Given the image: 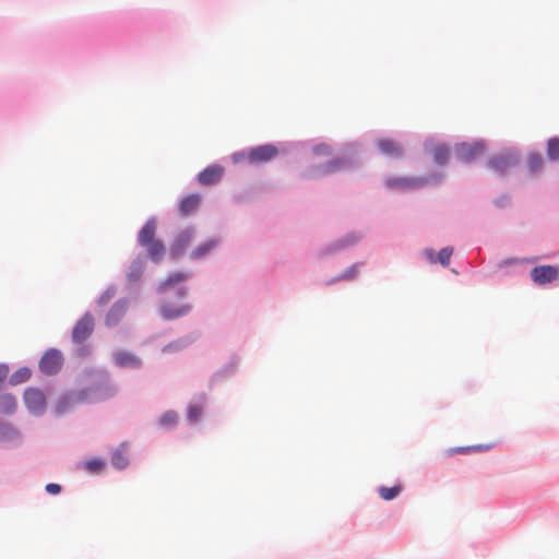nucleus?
Masks as SVG:
<instances>
[{
	"label": "nucleus",
	"mask_w": 559,
	"mask_h": 559,
	"mask_svg": "<svg viewBox=\"0 0 559 559\" xmlns=\"http://www.w3.org/2000/svg\"><path fill=\"white\" fill-rule=\"evenodd\" d=\"M33 370L28 366H22L17 368L13 373L10 374L8 384L10 386H16L31 380Z\"/></svg>",
	"instance_id": "nucleus-34"
},
{
	"label": "nucleus",
	"mask_w": 559,
	"mask_h": 559,
	"mask_svg": "<svg viewBox=\"0 0 559 559\" xmlns=\"http://www.w3.org/2000/svg\"><path fill=\"white\" fill-rule=\"evenodd\" d=\"M82 377L87 385L80 389V392L86 403L96 404L106 402L112 399L118 392L110 372L105 368H86L83 370Z\"/></svg>",
	"instance_id": "nucleus-1"
},
{
	"label": "nucleus",
	"mask_w": 559,
	"mask_h": 559,
	"mask_svg": "<svg viewBox=\"0 0 559 559\" xmlns=\"http://www.w3.org/2000/svg\"><path fill=\"white\" fill-rule=\"evenodd\" d=\"M116 286L114 284H110L105 292L95 300V304L97 306H105L107 305L116 295Z\"/></svg>",
	"instance_id": "nucleus-41"
},
{
	"label": "nucleus",
	"mask_w": 559,
	"mask_h": 559,
	"mask_svg": "<svg viewBox=\"0 0 559 559\" xmlns=\"http://www.w3.org/2000/svg\"><path fill=\"white\" fill-rule=\"evenodd\" d=\"M129 300L126 297L117 299L105 314L104 324L108 329L116 328L126 316Z\"/></svg>",
	"instance_id": "nucleus-21"
},
{
	"label": "nucleus",
	"mask_w": 559,
	"mask_h": 559,
	"mask_svg": "<svg viewBox=\"0 0 559 559\" xmlns=\"http://www.w3.org/2000/svg\"><path fill=\"white\" fill-rule=\"evenodd\" d=\"M23 402L27 412L34 417H41L47 411V397L39 386H27L23 392Z\"/></svg>",
	"instance_id": "nucleus-9"
},
{
	"label": "nucleus",
	"mask_w": 559,
	"mask_h": 559,
	"mask_svg": "<svg viewBox=\"0 0 559 559\" xmlns=\"http://www.w3.org/2000/svg\"><path fill=\"white\" fill-rule=\"evenodd\" d=\"M530 277L535 286L548 287L559 285V264H539L530 271Z\"/></svg>",
	"instance_id": "nucleus-10"
},
{
	"label": "nucleus",
	"mask_w": 559,
	"mask_h": 559,
	"mask_svg": "<svg viewBox=\"0 0 559 559\" xmlns=\"http://www.w3.org/2000/svg\"><path fill=\"white\" fill-rule=\"evenodd\" d=\"M521 163V153L515 147L489 156L486 162L488 168L492 169L499 177H504L512 168Z\"/></svg>",
	"instance_id": "nucleus-7"
},
{
	"label": "nucleus",
	"mask_w": 559,
	"mask_h": 559,
	"mask_svg": "<svg viewBox=\"0 0 559 559\" xmlns=\"http://www.w3.org/2000/svg\"><path fill=\"white\" fill-rule=\"evenodd\" d=\"M10 366L8 362H0V391H3L9 384Z\"/></svg>",
	"instance_id": "nucleus-44"
},
{
	"label": "nucleus",
	"mask_w": 559,
	"mask_h": 559,
	"mask_svg": "<svg viewBox=\"0 0 559 559\" xmlns=\"http://www.w3.org/2000/svg\"><path fill=\"white\" fill-rule=\"evenodd\" d=\"M488 148L484 139H474L473 141H462L454 144L453 151L457 162L471 165L480 159Z\"/></svg>",
	"instance_id": "nucleus-6"
},
{
	"label": "nucleus",
	"mask_w": 559,
	"mask_h": 559,
	"mask_svg": "<svg viewBox=\"0 0 559 559\" xmlns=\"http://www.w3.org/2000/svg\"><path fill=\"white\" fill-rule=\"evenodd\" d=\"M192 309L193 306L190 302L175 305L170 301L162 300L158 305V314L164 321H174L186 317Z\"/></svg>",
	"instance_id": "nucleus-18"
},
{
	"label": "nucleus",
	"mask_w": 559,
	"mask_h": 559,
	"mask_svg": "<svg viewBox=\"0 0 559 559\" xmlns=\"http://www.w3.org/2000/svg\"><path fill=\"white\" fill-rule=\"evenodd\" d=\"M364 264V262H355L350 266H348L346 270H344L342 273L337 274L336 276L328 280L325 282L326 286H331L333 284H336L341 281H353L358 275V265Z\"/></svg>",
	"instance_id": "nucleus-36"
},
{
	"label": "nucleus",
	"mask_w": 559,
	"mask_h": 559,
	"mask_svg": "<svg viewBox=\"0 0 559 559\" xmlns=\"http://www.w3.org/2000/svg\"><path fill=\"white\" fill-rule=\"evenodd\" d=\"M344 152L352 154V156H336L321 164L310 165L301 171V178L314 180L337 171L358 169L361 166L360 160L355 156L358 153V144L346 143Z\"/></svg>",
	"instance_id": "nucleus-2"
},
{
	"label": "nucleus",
	"mask_w": 559,
	"mask_h": 559,
	"mask_svg": "<svg viewBox=\"0 0 559 559\" xmlns=\"http://www.w3.org/2000/svg\"><path fill=\"white\" fill-rule=\"evenodd\" d=\"M107 464V460L103 456H91L80 462L79 466L90 475H100L106 471Z\"/></svg>",
	"instance_id": "nucleus-29"
},
{
	"label": "nucleus",
	"mask_w": 559,
	"mask_h": 559,
	"mask_svg": "<svg viewBox=\"0 0 559 559\" xmlns=\"http://www.w3.org/2000/svg\"><path fill=\"white\" fill-rule=\"evenodd\" d=\"M288 142H267L249 146V165H262L274 160L289 151Z\"/></svg>",
	"instance_id": "nucleus-5"
},
{
	"label": "nucleus",
	"mask_w": 559,
	"mask_h": 559,
	"mask_svg": "<svg viewBox=\"0 0 559 559\" xmlns=\"http://www.w3.org/2000/svg\"><path fill=\"white\" fill-rule=\"evenodd\" d=\"M419 179H423V187L427 186V185H439L443 178H444V175L442 173H439V171H431L425 176H417Z\"/></svg>",
	"instance_id": "nucleus-42"
},
{
	"label": "nucleus",
	"mask_w": 559,
	"mask_h": 559,
	"mask_svg": "<svg viewBox=\"0 0 559 559\" xmlns=\"http://www.w3.org/2000/svg\"><path fill=\"white\" fill-rule=\"evenodd\" d=\"M95 330V318L86 310L74 323L71 331L72 343H84L92 336Z\"/></svg>",
	"instance_id": "nucleus-13"
},
{
	"label": "nucleus",
	"mask_w": 559,
	"mask_h": 559,
	"mask_svg": "<svg viewBox=\"0 0 559 559\" xmlns=\"http://www.w3.org/2000/svg\"><path fill=\"white\" fill-rule=\"evenodd\" d=\"M111 362L115 367L123 370H140L143 367V359L139 355L123 348L112 352Z\"/></svg>",
	"instance_id": "nucleus-15"
},
{
	"label": "nucleus",
	"mask_w": 559,
	"mask_h": 559,
	"mask_svg": "<svg viewBox=\"0 0 559 559\" xmlns=\"http://www.w3.org/2000/svg\"><path fill=\"white\" fill-rule=\"evenodd\" d=\"M17 411V400L13 393L0 391V414L11 416Z\"/></svg>",
	"instance_id": "nucleus-33"
},
{
	"label": "nucleus",
	"mask_w": 559,
	"mask_h": 559,
	"mask_svg": "<svg viewBox=\"0 0 559 559\" xmlns=\"http://www.w3.org/2000/svg\"><path fill=\"white\" fill-rule=\"evenodd\" d=\"M378 151L389 158H401L404 154L403 146L389 138H381L377 141Z\"/></svg>",
	"instance_id": "nucleus-27"
},
{
	"label": "nucleus",
	"mask_w": 559,
	"mask_h": 559,
	"mask_svg": "<svg viewBox=\"0 0 559 559\" xmlns=\"http://www.w3.org/2000/svg\"><path fill=\"white\" fill-rule=\"evenodd\" d=\"M545 154L549 163H559V135H552L546 140Z\"/></svg>",
	"instance_id": "nucleus-35"
},
{
	"label": "nucleus",
	"mask_w": 559,
	"mask_h": 559,
	"mask_svg": "<svg viewBox=\"0 0 559 559\" xmlns=\"http://www.w3.org/2000/svg\"><path fill=\"white\" fill-rule=\"evenodd\" d=\"M156 423L160 429L167 432L174 431L178 426L179 415L176 411L168 409L158 417Z\"/></svg>",
	"instance_id": "nucleus-30"
},
{
	"label": "nucleus",
	"mask_w": 559,
	"mask_h": 559,
	"mask_svg": "<svg viewBox=\"0 0 559 559\" xmlns=\"http://www.w3.org/2000/svg\"><path fill=\"white\" fill-rule=\"evenodd\" d=\"M206 401V394L200 393L198 401L190 402L186 409V419L188 424L194 425L201 421L204 413V403Z\"/></svg>",
	"instance_id": "nucleus-28"
},
{
	"label": "nucleus",
	"mask_w": 559,
	"mask_h": 559,
	"mask_svg": "<svg viewBox=\"0 0 559 559\" xmlns=\"http://www.w3.org/2000/svg\"><path fill=\"white\" fill-rule=\"evenodd\" d=\"M146 261H150V257H146V252L144 251L139 252L131 261L128 271L126 272V280L129 284H134L142 281Z\"/></svg>",
	"instance_id": "nucleus-24"
},
{
	"label": "nucleus",
	"mask_w": 559,
	"mask_h": 559,
	"mask_svg": "<svg viewBox=\"0 0 559 559\" xmlns=\"http://www.w3.org/2000/svg\"><path fill=\"white\" fill-rule=\"evenodd\" d=\"M239 364V356L237 354H233L229 358V361L223 365L219 369H217L212 377L210 378V388L224 381L227 378L233 377L237 371V366Z\"/></svg>",
	"instance_id": "nucleus-26"
},
{
	"label": "nucleus",
	"mask_w": 559,
	"mask_h": 559,
	"mask_svg": "<svg viewBox=\"0 0 559 559\" xmlns=\"http://www.w3.org/2000/svg\"><path fill=\"white\" fill-rule=\"evenodd\" d=\"M202 204L200 192H191L181 197L177 204V211L180 217H189L194 214Z\"/></svg>",
	"instance_id": "nucleus-23"
},
{
	"label": "nucleus",
	"mask_w": 559,
	"mask_h": 559,
	"mask_svg": "<svg viewBox=\"0 0 559 559\" xmlns=\"http://www.w3.org/2000/svg\"><path fill=\"white\" fill-rule=\"evenodd\" d=\"M537 257H533V258H518V257H509V258H504L502 259L498 266L499 269H509V267H513V266H523L525 264H528V263H534L535 261H537Z\"/></svg>",
	"instance_id": "nucleus-38"
},
{
	"label": "nucleus",
	"mask_w": 559,
	"mask_h": 559,
	"mask_svg": "<svg viewBox=\"0 0 559 559\" xmlns=\"http://www.w3.org/2000/svg\"><path fill=\"white\" fill-rule=\"evenodd\" d=\"M127 447V442H121L118 448L112 452L110 457V463L114 468L117 471H123L130 465V460L128 455L124 454V448Z\"/></svg>",
	"instance_id": "nucleus-32"
},
{
	"label": "nucleus",
	"mask_w": 559,
	"mask_h": 559,
	"mask_svg": "<svg viewBox=\"0 0 559 559\" xmlns=\"http://www.w3.org/2000/svg\"><path fill=\"white\" fill-rule=\"evenodd\" d=\"M526 167L530 176H538L544 169L543 155L537 151L530 152L526 156Z\"/></svg>",
	"instance_id": "nucleus-31"
},
{
	"label": "nucleus",
	"mask_w": 559,
	"mask_h": 559,
	"mask_svg": "<svg viewBox=\"0 0 559 559\" xmlns=\"http://www.w3.org/2000/svg\"><path fill=\"white\" fill-rule=\"evenodd\" d=\"M223 243V237L214 235L199 242L190 252V260L201 261L209 257L213 251L221 247Z\"/></svg>",
	"instance_id": "nucleus-20"
},
{
	"label": "nucleus",
	"mask_w": 559,
	"mask_h": 559,
	"mask_svg": "<svg viewBox=\"0 0 559 559\" xmlns=\"http://www.w3.org/2000/svg\"><path fill=\"white\" fill-rule=\"evenodd\" d=\"M188 345V342L185 340V338H180L176 342H171L169 343L168 345L165 346L164 350H169V349H179V348H183L185 346Z\"/></svg>",
	"instance_id": "nucleus-49"
},
{
	"label": "nucleus",
	"mask_w": 559,
	"mask_h": 559,
	"mask_svg": "<svg viewBox=\"0 0 559 559\" xmlns=\"http://www.w3.org/2000/svg\"><path fill=\"white\" fill-rule=\"evenodd\" d=\"M423 181L417 176H386L383 185L391 191H414L423 188Z\"/></svg>",
	"instance_id": "nucleus-16"
},
{
	"label": "nucleus",
	"mask_w": 559,
	"mask_h": 559,
	"mask_svg": "<svg viewBox=\"0 0 559 559\" xmlns=\"http://www.w3.org/2000/svg\"><path fill=\"white\" fill-rule=\"evenodd\" d=\"M402 490L403 486L401 484H395L390 487L384 485L378 487V493L380 498L384 501H392L396 499L402 492Z\"/></svg>",
	"instance_id": "nucleus-37"
},
{
	"label": "nucleus",
	"mask_w": 559,
	"mask_h": 559,
	"mask_svg": "<svg viewBox=\"0 0 559 559\" xmlns=\"http://www.w3.org/2000/svg\"><path fill=\"white\" fill-rule=\"evenodd\" d=\"M157 233V217L151 216L143 224L136 235V245L144 249L146 257H150V262L157 265L166 254L165 242L156 237Z\"/></svg>",
	"instance_id": "nucleus-3"
},
{
	"label": "nucleus",
	"mask_w": 559,
	"mask_h": 559,
	"mask_svg": "<svg viewBox=\"0 0 559 559\" xmlns=\"http://www.w3.org/2000/svg\"><path fill=\"white\" fill-rule=\"evenodd\" d=\"M23 442L21 430L12 423L0 418V443L17 447Z\"/></svg>",
	"instance_id": "nucleus-25"
},
{
	"label": "nucleus",
	"mask_w": 559,
	"mask_h": 559,
	"mask_svg": "<svg viewBox=\"0 0 559 559\" xmlns=\"http://www.w3.org/2000/svg\"><path fill=\"white\" fill-rule=\"evenodd\" d=\"M193 274L187 270H174L169 272L165 278L159 281L156 286L155 293L159 296H164L169 292L174 293L176 300L186 299L190 293V288L187 286V282L192 278Z\"/></svg>",
	"instance_id": "nucleus-4"
},
{
	"label": "nucleus",
	"mask_w": 559,
	"mask_h": 559,
	"mask_svg": "<svg viewBox=\"0 0 559 559\" xmlns=\"http://www.w3.org/2000/svg\"><path fill=\"white\" fill-rule=\"evenodd\" d=\"M75 347L72 349V357L75 359H86L92 355L93 347L91 344L84 343H73Z\"/></svg>",
	"instance_id": "nucleus-39"
},
{
	"label": "nucleus",
	"mask_w": 559,
	"mask_h": 559,
	"mask_svg": "<svg viewBox=\"0 0 559 559\" xmlns=\"http://www.w3.org/2000/svg\"><path fill=\"white\" fill-rule=\"evenodd\" d=\"M312 153L317 156H330L333 150L330 144L320 142L312 146Z\"/></svg>",
	"instance_id": "nucleus-43"
},
{
	"label": "nucleus",
	"mask_w": 559,
	"mask_h": 559,
	"mask_svg": "<svg viewBox=\"0 0 559 559\" xmlns=\"http://www.w3.org/2000/svg\"><path fill=\"white\" fill-rule=\"evenodd\" d=\"M64 365V356L57 347L47 348L38 361V370L44 376L58 374Z\"/></svg>",
	"instance_id": "nucleus-11"
},
{
	"label": "nucleus",
	"mask_w": 559,
	"mask_h": 559,
	"mask_svg": "<svg viewBox=\"0 0 559 559\" xmlns=\"http://www.w3.org/2000/svg\"><path fill=\"white\" fill-rule=\"evenodd\" d=\"M424 148L432 157L433 163L443 167L449 164L451 158V148L444 142H436L433 139H427L424 142Z\"/></svg>",
	"instance_id": "nucleus-17"
},
{
	"label": "nucleus",
	"mask_w": 559,
	"mask_h": 559,
	"mask_svg": "<svg viewBox=\"0 0 559 559\" xmlns=\"http://www.w3.org/2000/svg\"><path fill=\"white\" fill-rule=\"evenodd\" d=\"M62 489V486L58 483H48L45 486V491L50 496H57L61 493Z\"/></svg>",
	"instance_id": "nucleus-47"
},
{
	"label": "nucleus",
	"mask_w": 559,
	"mask_h": 559,
	"mask_svg": "<svg viewBox=\"0 0 559 559\" xmlns=\"http://www.w3.org/2000/svg\"><path fill=\"white\" fill-rule=\"evenodd\" d=\"M454 454H462V455L469 454L468 445L453 447V448H448L447 450H444V455L447 457H451Z\"/></svg>",
	"instance_id": "nucleus-46"
},
{
	"label": "nucleus",
	"mask_w": 559,
	"mask_h": 559,
	"mask_svg": "<svg viewBox=\"0 0 559 559\" xmlns=\"http://www.w3.org/2000/svg\"><path fill=\"white\" fill-rule=\"evenodd\" d=\"M362 238H364V236L359 231H355V230L348 231L344 236L321 247L317 252V257L319 259H325L329 257H333L334 254H336L337 252H340L342 250L354 247Z\"/></svg>",
	"instance_id": "nucleus-8"
},
{
	"label": "nucleus",
	"mask_w": 559,
	"mask_h": 559,
	"mask_svg": "<svg viewBox=\"0 0 559 559\" xmlns=\"http://www.w3.org/2000/svg\"><path fill=\"white\" fill-rule=\"evenodd\" d=\"M493 447H495V444H492V443H489V444L479 443V444L468 445V449H469V454H471L473 452H486V451L491 450Z\"/></svg>",
	"instance_id": "nucleus-48"
},
{
	"label": "nucleus",
	"mask_w": 559,
	"mask_h": 559,
	"mask_svg": "<svg viewBox=\"0 0 559 559\" xmlns=\"http://www.w3.org/2000/svg\"><path fill=\"white\" fill-rule=\"evenodd\" d=\"M230 159L234 164L247 160L249 163V147L236 151L230 155Z\"/></svg>",
	"instance_id": "nucleus-45"
},
{
	"label": "nucleus",
	"mask_w": 559,
	"mask_h": 559,
	"mask_svg": "<svg viewBox=\"0 0 559 559\" xmlns=\"http://www.w3.org/2000/svg\"><path fill=\"white\" fill-rule=\"evenodd\" d=\"M224 167L217 163L207 165L195 176V180L199 185L204 187H211L219 182L224 176Z\"/></svg>",
	"instance_id": "nucleus-22"
},
{
	"label": "nucleus",
	"mask_w": 559,
	"mask_h": 559,
	"mask_svg": "<svg viewBox=\"0 0 559 559\" xmlns=\"http://www.w3.org/2000/svg\"><path fill=\"white\" fill-rule=\"evenodd\" d=\"M86 403L80 390H71L62 393L57 403L51 408V414L60 418L67 414L74 412L79 404Z\"/></svg>",
	"instance_id": "nucleus-12"
},
{
	"label": "nucleus",
	"mask_w": 559,
	"mask_h": 559,
	"mask_svg": "<svg viewBox=\"0 0 559 559\" xmlns=\"http://www.w3.org/2000/svg\"><path fill=\"white\" fill-rule=\"evenodd\" d=\"M194 236H195L194 226H187L179 234H177L174 237L173 241L170 242V247H169L170 260L177 261L179 258H181L185 254L188 247L190 246Z\"/></svg>",
	"instance_id": "nucleus-14"
},
{
	"label": "nucleus",
	"mask_w": 559,
	"mask_h": 559,
	"mask_svg": "<svg viewBox=\"0 0 559 559\" xmlns=\"http://www.w3.org/2000/svg\"><path fill=\"white\" fill-rule=\"evenodd\" d=\"M492 204L495 207L499 210H504L511 206L512 197L508 192L501 193L492 200Z\"/></svg>",
	"instance_id": "nucleus-40"
},
{
	"label": "nucleus",
	"mask_w": 559,
	"mask_h": 559,
	"mask_svg": "<svg viewBox=\"0 0 559 559\" xmlns=\"http://www.w3.org/2000/svg\"><path fill=\"white\" fill-rule=\"evenodd\" d=\"M454 253L453 246L442 247L439 251L433 249L432 247H427L423 249L420 255L425 259L429 264H440L442 267H448L451 263V258Z\"/></svg>",
	"instance_id": "nucleus-19"
}]
</instances>
